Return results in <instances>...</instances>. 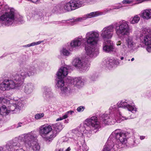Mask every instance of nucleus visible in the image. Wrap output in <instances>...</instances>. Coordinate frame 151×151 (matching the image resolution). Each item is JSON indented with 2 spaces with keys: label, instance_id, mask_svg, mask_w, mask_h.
<instances>
[{
  "label": "nucleus",
  "instance_id": "79ce46f5",
  "mask_svg": "<svg viewBox=\"0 0 151 151\" xmlns=\"http://www.w3.org/2000/svg\"><path fill=\"white\" fill-rule=\"evenodd\" d=\"M63 119V118L62 117H60V118H59L56 119V121H58L59 120H61Z\"/></svg>",
  "mask_w": 151,
  "mask_h": 151
},
{
  "label": "nucleus",
  "instance_id": "412c9836",
  "mask_svg": "<svg viewBox=\"0 0 151 151\" xmlns=\"http://www.w3.org/2000/svg\"><path fill=\"white\" fill-rule=\"evenodd\" d=\"M72 83L78 88H80L84 85L81 77L75 78L72 81Z\"/></svg>",
  "mask_w": 151,
  "mask_h": 151
},
{
  "label": "nucleus",
  "instance_id": "f8f14e48",
  "mask_svg": "<svg viewBox=\"0 0 151 151\" xmlns=\"http://www.w3.org/2000/svg\"><path fill=\"white\" fill-rule=\"evenodd\" d=\"M116 45L121 46V51L124 52L128 49H133L135 47L136 43L134 42L132 37H128L125 38V42L123 40H119L116 42Z\"/></svg>",
  "mask_w": 151,
  "mask_h": 151
},
{
  "label": "nucleus",
  "instance_id": "a211bd4d",
  "mask_svg": "<svg viewBox=\"0 0 151 151\" xmlns=\"http://www.w3.org/2000/svg\"><path fill=\"white\" fill-rule=\"evenodd\" d=\"M114 49V45L112 41L108 40L104 42L103 46V50L104 51L108 52L113 51Z\"/></svg>",
  "mask_w": 151,
  "mask_h": 151
},
{
  "label": "nucleus",
  "instance_id": "393cba45",
  "mask_svg": "<svg viewBox=\"0 0 151 151\" xmlns=\"http://www.w3.org/2000/svg\"><path fill=\"white\" fill-rule=\"evenodd\" d=\"M10 112V110L6 109V106H3L0 108V114L6 115Z\"/></svg>",
  "mask_w": 151,
  "mask_h": 151
},
{
  "label": "nucleus",
  "instance_id": "9d476101",
  "mask_svg": "<svg viewBox=\"0 0 151 151\" xmlns=\"http://www.w3.org/2000/svg\"><path fill=\"white\" fill-rule=\"evenodd\" d=\"M140 38L142 43L147 46V50L149 52H151V29L143 28Z\"/></svg>",
  "mask_w": 151,
  "mask_h": 151
},
{
  "label": "nucleus",
  "instance_id": "c03bdc74",
  "mask_svg": "<svg viewBox=\"0 0 151 151\" xmlns=\"http://www.w3.org/2000/svg\"><path fill=\"white\" fill-rule=\"evenodd\" d=\"M22 123L21 122L19 123L18 124V126L17 127V128L18 127H20L22 126Z\"/></svg>",
  "mask_w": 151,
  "mask_h": 151
},
{
  "label": "nucleus",
  "instance_id": "58836bf2",
  "mask_svg": "<svg viewBox=\"0 0 151 151\" xmlns=\"http://www.w3.org/2000/svg\"><path fill=\"white\" fill-rule=\"evenodd\" d=\"M111 10V9H107L105 10L104 12H103L102 13H99V14H101V15L104 14L108 12H109Z\"/></svg>",
  "mask_w": 151,
  "mask_h": 151
},
{
  "label": "nucleus",
  "instance_id": "3c124183",
  "mask_svg": "<svg viewBox=\"0 0 151 151\" xmlns=\"http://www.w3.org/2000/svg\"><path fill=\"white\" fill-rule=\"evenodd\" d=\"M124 57H121L120 58V59L121 60H123L124 59Z\"/></svg>",
  "mask_w": 151,
  "mask_h": 151
},
{
  "label": "nucleus",
  "instance_id": "5701e85b",
  "mask_svg": "<svg viewBox=\"0 0 151 151\" xmlns=\"http://www.w3.org/2000/svg\"><path fill=\"white\" fill-rule=\"evenodd\" d=\"M34 89V86L32 84L27 83L24 86V91L27 94H29L32 92Z\"/></svg>",
  "mask_w": 151,
  "mask_h": 151
},
{
  "label": "nucleus",
  "instance_id": "e433bc0d",
  "mask_svg": "<svg viewBox=\"0 0 151 151\" xmlns=\"http://www.w3.org/2000/svg\"><path fill=\"white\" fill-rule=\"evenodd\" d=\"M133 2V0H123L122 3L123 4H129Z\"/></svg>",
  "mask_w": 151,
  "mask_h": 151
},
{
  "label": "nucleus",
  "instance_id": "aec40b11",
  "mask_svg": "<svg viewBox=\"0 0 151 151\" xmlns=\"http://www.w3.org/2000/svg\"><path fill=\"white\" fill-rule=\"evenodd\" d=\"M84 40L82 37L75 38L70 43V45L72 47L80 46L83 43Z\"/></svg>",
  "mask_w": 151,
  "mask_h": 151
},
{
  "label": "nucleus",
  "instance_id": "a19ab883",
  "mask_svg": "<svg viewBox=\"0 0 151 151\" xmlns=\"http://www.w3.org/2000/svg\"><path fill=\"white\" fill-rule=\"evenodd\" d=\"M65 22H66V21H63L62 22H60V21H58V22H54L55 23V24H60L61 22L64 23Z\"/></svg>",
  "mask_w": 151,
  "mask_h": 151
},
{
  "label": "nucleus",
  "instance_id": "b1692460",
  "mask_svg": "<svg viewBox=\"0 0 151 151\" xmlns=\"http://www.w3.org/2000/svg\"><path fill=\"white\" fill-rule=\"evenodd\" d=\"M9 101L7 98L3 96L0 97V105L6 106L9 105Z\"/></svg>",
  "mask_w": 151,
  "mask_h": 151
},
{
  "label": "nucleus",
  "instance_id": "a878e982",
  "mask_svg": "<svg viewBox=\"0 0 151 151\" xmlns=\"http://www.w3.org/2000/svg\"><path fill=\"white\" fill-rule=\"evenodd\" d=\"M140 19V17L138 15H135L130 19V22L132 24H136L138 23Z\"/></svg>",
  "mask_w": 151,
  "mask_h": 151
},
{
  "label": "nucleus",
  "instance_id": "4468645a",
  "mask_svg": "<svg viewBox=\"0 0 151 151\" xmlns=\"http://www.w3.org/2000/svg\"><path fill=\"white\" fill-rule=\"evenodd\" d=\"M4 22L6 25L9 26L12 24L14 21V12L13 9L6 12L0 17V22Z\"/></svg>",
  "mask_w": 151,
  "mask_h": 151
},
{
  "label": "nucleus",
  "instance_id": "f3484780",
  "mask_svg": "<svg viewBox=\"0 0 151 151\" xmlns=\"http://www.w3.org/2000/svg\"><path fill=\"white\" fill-rule=\"evenodd\" d=\"M113 141L112 139H109V138L107 142L106 143L104 147L103 151H116L117 150L118 148L117 145L116 144L114 145Z\"/></svg>",
  "mask_w": 151,
  "mask_h": 151
},
{
  "label": "nucleus",
  "instance_id": "423d86ee",
  "mask_svg": "<svg viewBox=\"0 0 151 151\" xmlns=\"http://www.w3.org/2000/svg\"><path fill=\"white\" fill-rule=\"evenodd\" d=\"M35 68L33 66L24 67L20 71V74L16 75L14 76L15 81H17L19 83L23 84L24 80L27 76L33 75L36 72Z\"/></svg>",
  "mask_w": 151,
  "mask_h": 151
},
{
  "label": "nucleus",
  "instance_id": "09e8293b",
  "mask_svg": "<svg viewBox=\"0 0 151 151\" xmlns=\"http://www.w3.org/2000/svg\"><path fill=\"white\" fill-rule=\"evenodd\" d=\"M59 151H63V148H61L60 149V150Z\"/></svg>",
  "mask_w": 151,
  "mask_h": 151
},
{
  "label": "nucleus",
  "instance_id": "f03ea898",
  "mask_svg": "<svg viewBox=\"0 0 151 151\" xmlns=\"http://www.w3.org/2000/svg\"><path fill=\"white\" fill-rule=\"evenodd\" d=\"M34 132L32 131L27 134H24L16 138L13 141L8 142L7 145L8 151H19L18 147H21V142H24V146L28 148L32 146L35 139Z\"/></svg>",
  "mask_w": 151,
  "mask_h": 151
},
{
  "label": "nucleus",
  "instance_id": "f704fd0d",
  "mask_svg": "<svg viewBox=\"0 0 151 151\" xmlns=\"http://www.w3.org/2000/svg\"><path fill=\"white\" fill-rule=\"evenodd\" d=\"M44 116L43 113L37 114L35 115V118L37 119H40L42 117Z\"/></svg>",
  "mask_w": 151,
  "mask_h": 151
},
{
  "label": "nucleus",
  "instance_id": "ddd939ff",
  "mask_svg": "<svg viewBox=\"0 0 151 151\" xmlns=\"http://www.w3.org/2000/svg\"><path fill=\"white\" fill-rule=\"evenodd\" d=\"M70 67H62L59 70L57 73V78L56 85L58 88L60 89L64 86V82L63 79L67 75L68 70L70 69Z\"/></svg>",
  "mask_w": 151,
  "mask_h": 151
},
{
  "label": "nucleus",
  "instance_id": "2eb2a0df",
  "mask_svg": "<svg viewBox=\"0 0 151 151\" xmlns=\"http://www.w3.org/2000/svg\"><path fill=\"white\" fill-rule=\"evenodd\" d=\"M114 29L113 24L104 27L100 32L101 37L104 40L111 39L113 35Z\"/></svg>",
  "mask_w": 151,
  "mask_h": 151
},
{
  "label": "nucleus",
  "instance_id": "4c0bfd02",
  "mask_svg": "<svg viewBox=\"0 0 151 151\" xmlns=\"http://www.w3.org/2000/svg\"><path fill=\"white\" fill-rule=\"evenodd\" d=\"M84 109V107L83 106H80L78 107L77 110L78 112H81L83 111V110Z\"/></svg>",
  "mask_w": 151,
  "mask_h": 151
},
{
  "label": "nucleus",
  "instance_id": "39448f33",
  "mask_svg": "<svg viewBox=\"0 0 151 151\" xmlns=\"http://www.w3.org/2000/svg\"><path fill=\"white\" fill-rule=\"evenodd\" d=\"M83 4V2L79 0H71L64 4L56 5L54 7L53 10L55 11H71L81 7Z\"/></svg>",
  "mask_w": 151,
  "mask_h": 151
},
{
  "label": "nucleus",
  "instance_id": "cd10ccee",
  "mask_svg": "<svg viewBox=\"0 0 151 151\" xmlns=\"http://www.w3.org/2000/svg\"><path fill=\"white\" fill-rule=\"evenodd\" d=\"M114 60H113L112 59H109L106 61V66L109 68H111L114 66Z\"/></svg>",
  "mask_w": 151,
  "mask_h": 151
},
{
  "label": "nucleus",
  "instance_id": "dca6fc26",
  "mask_svg": "<svg viewBox=\"0 0 151 151\" xmlns=\"http://www.w3.org/2000/svg\"><path fill=\"white\" fill-rule=\"evenodd\" d=\"M73 64L76 67L81 69L82 71H85L88 70L89 67L88 64L85 62H81L78 58L75 59L73 61Z\"/></svg>",
  "mask_w": 151,
  "mask_h": 151
},
{
  "label": "nucleus",
  "instance_id": "6e6552de",
  "mask_svg": "<svg viewBox=\"0 0 151 151\" xmlns=\"http://www.w3.org/2000/svg\"><path fill=\"white\" fill-rule=\"evenodd\" d=\"M125 133L121 132L119 129H116L112 132L109 137V139H112L114 141L118 147H124L126 146L127 140Z\"/></svg>",
  "mask_w": 151,
  "mask_h": 151
},
{
  "label": "nucleus",
  "instance_id": "c756f323",
  "mask_svg": "<svg viewBox=\"0 0 151 151\" xmlns=\"http://www.w3.org/2000/svg\"><path fill=\"white\" fill-rule=\"evenodd\" d=\"M33 143L32 145L33 150L34 151H38L40 149L39 145L35 141L33 142Z\"/></svg>",
  "mask_w": 151,
  "mask_h": 151
},
{
  "label": "nucleus",
  "instance_id": "4be33fe9",
  "mask_svg": "<svg viewBox=\"0 0 151 151\" xmlns=\"http://www.w3.org/2000/svg\"><path fill=\"white\" fill-rule=\"evenodd\" d=\"M141 17L145 19L148 20L151 19V9L143 10L141 12Z\"/></svg>",
  "mask_w": 151,
  "mask_h": 151
},
{
  "label": "nucleus",
  "instance_id": "20e7f679",
  "mask_svg": "<svg viewBox=\"0 0 151 151\" xmlns=\"http://www.w3.org/2000/svg\"><path fill=\"white\" fill-rule=\"evenodd\" d=\"M99 32L98 31H92L88 32L86 34L85 39L88 45L93 47H86L85 49L86 53L87 55L86 56L87 58L89 57L92 58L96 55L95 51V46L99 41Z\"/></svg>",
  "mask_w": 151,
  "mask_h": 151
},
{
  "label": "nucleus",
  "instance_id": "7c9ffc66",
  "mask_svg": "<svg viewBox=\"0 0 151 151\" xmlns=\"http://www.w3.org/2000/svg\"><path fill=\"white\" fill-rule=\"evenodd\" d=\"M52 94L50 91H46L44 93L43 97L46 99H49L52 97Z\"/></svg>",
  "mask_w": 151,
  "mask_h": 151
},
{
  "label": "nucleus",
  "instance_id": "a18cd8bd",
  "mask_svg": "<svg viewBox=\"0 0 151 151\" xmlns=\"http://www.w3.org/2000/svg\"><path fill=\"white\" fill-rule=\"evenodd\" d=\"M145 138V137L143 136H140V139L141 140H142L144 139Z\"/></svg>",
  "mask_w": 151,
  "mask_h": 151
},
{
  "label": "nucleus",
  "instance_id": "ea45409f",
  "mask_svg": "<svg viewBox=\"0 0 151 151\" xmlns=\"http://www.w3.org/2000/svg\"><path fill=\"white\" fill-rule=\"evenodd\" d=\"M42 42L39 41L36 42H33L31 44V46H34L36 45H39Z\"/></svg>",
  "mask_w": 151,
  "mask_h": 151
},
{
  "label": "nucleus",
  "instance_id": "603ef678",
  "mask_svg": "<svg viewBox=\"0 0 151 151\" xmlns=\"http://www.w3.org/2000/svg\"><path fill=\"white\" fill-rule=\"evenodd\" d=\"M134 60V58H132L131 59V60L132 61H133V60Z\"/></svg>",
  "mask_w": 151,
  "mask_h": 151
},
{
  "label": "nucleus",
  "instance_id": "c9c22d12",
  "mask_svg": "<svg viewBox=\"0 0 151 151\" xmlns=\"http://www.w3.org/2000/svg\"><path fill=\"white\" fill-rule=\"evenodd\" d=\"M61 92L62 94H65L68 91V88L66 87H63L60 89Z\"/></svg>",
  "mask_w": 151,
  "mask_h": 151
},
{
  "label": "nucleus",
  "instance_id": "2f4dec72",
  "mask_svg": "<svg viewBox=\"0 0 151 151\" xmlns=\"http://www.w3.org/2000/svg\"><path fill=\"white\" fill-rule=\"evenodd\" d=\"M60 52L61 54L65 56H68L70 54V52L65 49L63 48Z\"/></svg>",
  "mask_w": 151,
  "mask_h": 151
},
{
  "label": "nucleus",
  "instance_id": "473e14b6",
  "mask_svg": "<svg viewBox=\"0 0 151 151\" xmlns=\"http://www.w3.org/2000/svg\"><path fill=\"white\" fill-rule=\"evenodd\" d=\"M73 132L75 135L78 137L80 136L82 134L81 132L77 129H74L73 130Z\"/></svg>",
  "mask_w": 151,
  "mask_h": 151
},
{
  "label": "nucleus",
  "instance_id": "49530a36",
  "mask_svg": "<svg viewBox=\"0 0 151 151\" xmlns=\"http://www.w3.org/2000/svg\"><path fill=\"white\" fill-rule=\"evenodd\" d=\"M30 46H31V44H28V45H26L25 46V47H29Z\"/></svg>",
  "mask_w": 151,
  "mask_h": 151
},
{
  "label": "nucleus",
  "instance_id": "de8ad7c7",
  "mask_svg": "<svg viewBox=\"0 0 151 151\" xmlns=\"http://www.w3.org/2000/svg\"><path fill=\"white\" fill-rule=\"evenodd\" d=\"M120 8H121V7L118 6V7H116L115 8V9H119Z\"/></svg>",
  "mask_w": 151,
  "mask_h": 151
},
{
  "label": "nucleus",
  "instance_id": "9b49d317",
  "mask_svg": "<svg viewBox=\"0 0 151 151\" xmlns=\"http://www.w3.org/2000/svg\"><path fill=\"white\" fill-rule=\"evenodd\" d=\"M22 84L19 83L17 81L11 79L4 80L0 85V90L3 91H9L11 89H15L21 86Z\"/></svg>",
  "mask_w": 151,
  "mask_h": 151
},
{
  "label": "nucleus",
  "instance_id": "1a4fd4ad",
  "mask_svg": "<svg viewBox=\"0 0 151 151\" xmlns=\"http://www.w3.org/2000/svg\"><path fill=\"white\" fill-rule=\"evenodd\" d=\"M126 108L129 111L132 112H135L137 111V109L134 105V104L132 101H129L126 100L125 101H122L119 102L117 105H113L112 104L110 107L109 109L111 111H118L119 108Z\"/></svg>",
  "mask_w": 151,
  "mask_h": 151
},
{
  "label": "nucleus",
  "instance_id": "bb28decb",
  "mask_svg": "<svg viewBox=\"0 0 151 151\" xmlns=\"http://www.w3.org/2000/svg\"><path fill=\"white\" fill-rule=\"evenodd\" d=\"M88 148L86 144L83 142V144L81 143L79 145L77 151H87Z\"/></svg>",
  "mask_w": 151,
  "mask_h": 151
},
{
  "label": "nucleus",
  "instance_id": "37998d69",
  "mask_svg": "<svg viewBox=\"0 0 151 151\" xmlns=\"http://www.w3.org/2000/svg\"><path fill=\"white\" fill-rule=\"evenodd\" d=\"M63 148V151H70V147H68L67 149H65V150H64V149Z\"/></svg>",
  "mask_w": 151,
  "mask_h": 151
},
{
  "label": "nucleus",
  "instance_id": "c85d7f7f",
  "mask_svg": "<svg viewBox=\"0 0 151 151\" xmlns=\"http://www.w3.org/2000/svg\"><path fill=\"white\" fill-rule=\"evenodd\" d=\"M13 106L15 107L14 110L15 111L16 110H17L18 111H19L21 107L22 106V104L20 100L18 101L17 103L14 104H13Z\"/></svg>",
  "mask_w": 151,
  "mask_h": 151
},
{
  "label": "nucleus",
  "instance_id": "7ed1b4c3",
  "mask_svg": "<svg viewBox=\"0 0 151 151\" xmlns=\"http://www.w3.org/2000/svg\"><path fill=\"white\" fill-rule=\"evenodd\" d=\"M63 125L60 123L50 125H43L39 129V134L45 141H50L57 136L63 129Z\"/></svg>",
  "mask_w": 151,
  "mask_h": 151
},
{
  "label": "nucleus",
  "instance_id": "f257e3e1",
  "mask_svg": "<svg viewBox=\"0 0 151 151\" xmlns=\"http://www.w3.org/2000/svg\"><path fill=\"white\" fill-rule=\"evenodd\" d=\"M114 117H111L109 114H104L99 121L96 116H93L87 119L85 121V124L89 129L88 131H93L96 132L104 125L114 124L116 122H120L122 120L130 119V117H126L122 116L118 112L116 115H114Z\"/></svg>",
  "mask_w": 151,
  "mask_h": 151
},
{
  "label": "nucleus",
  "instance_id": "0eeeda50",
  "mask_svg": "<svg viewBox=\"0 0 151 151\" xmlns=\"http://www.w3.org/2000/svg\"><path fill=\"white\" fill-rule=\"evenodd\" d=\"M114 25L115 26L116 34L119 37H121L129 35L131 29L127 22L121 20L114 23Z\"/></svg>",
  "mask_w": 151,
  "mask_h": 151
},
{
  "label": "nucleus",
  "instance_id": "8fccbe9b",
  "mask_svg": "<svg viewBox=\"0 0 151 151\" xmlns=\"http://www.w3.org/2000/svg\"><path fill=\"white\" fill-rule=\"evenodd\" d=\"M22 21H22H21V19H20L19 20V22H18L19 23V22H20L21 23Z\"/></svg>",
  "mask_w": 151,
  "mask_h": 151
},
{
  "label": "nucleus",
  "instance_id": "6ab92c4d",
  "mask_svg": "<svg viewBox=\"0 0 151 151\" xmlns=\"http://www.w3.org/2000/svg\"><path fill=\"white\" fill-rule=\"evenodd\" d=\"M101 14H99L97 12H91L89 14H87L85 16L82 17H78L76 18V19H71L70 22L71 23V24H72V23L76 22L77 21H81L82 20H85L87 18H91L93 17H95L98 15H101Z\"/></svg>",
  "mask_w": 151,
  "mask_h": 151
},
{
  "label": "nucleus",
  "instance_id": "72a5a7b5",
  "mask_svg": "<svg viewBox=\"0 0 151 151\" xmlns=\"http://www.w3.org/2000/svg\"><path fill=\"white\" fill-rule=\"evenodd\" d=\"M73 112V111H68L62 117L63 119H65L68 117L69 114H71Z\"/></svg>",
  "mask_w": 151,
  "mask_h": 151
}]
</instances>
